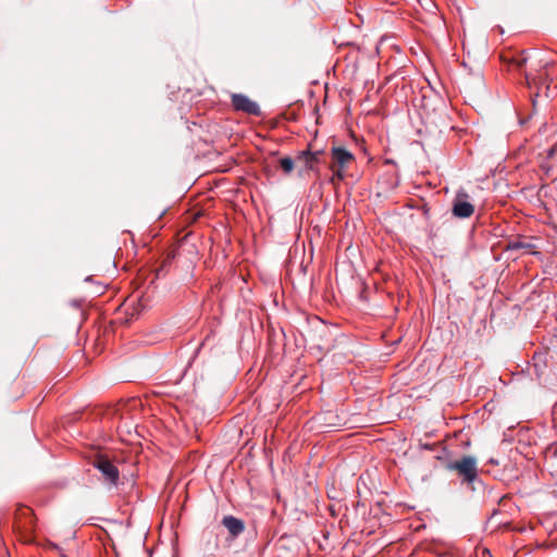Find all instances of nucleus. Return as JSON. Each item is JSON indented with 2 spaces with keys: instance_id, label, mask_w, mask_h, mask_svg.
<instances>
[{
  "instance_id": "f257e3e1",
  "label": "nucleus",
  "mask_w": 557,
  "mask_h": 557,
  "mask_svg": "<svg viewBox=\"0 0 557 557\" xmlns=\"http://www.w3.org/2000/svg\"><path fill=\"white\" fill-rule=\"evenodd\" d=\"M332 162L330 169L333 172L331 182H341L345 177V170L355 160L354 154L345 148L334 147L331 150Z\"/></svg>"
},
{
  "instance_id": "f03ea898",
  "label": "nucleus",
  "mask_w": 557,
  "mask_h": 557,
  "mask_svg": "<svg viewBox=\"0 0 557 557\" xmlns=\"http://www.w3.org/2000/svg\"><path fill=\"white\" fill-rule=\"evenodd\" d=\"M447 469L456 471L462 482L468 485L478 479L476 459L473 456H462L460 459L449 462Z\"/></svg>"
},
{
  "instance_id": "7ed1b4c3",
  "label": "nucleus",
  "mask_w": 557,
  "mask_h": 557,
  "mask_svg": "<svg viewBox=\"0 0 557 557\" xmlns=\"http://www.w3.org/2000/svg\"><path fill=\"white\" fill-rule=\"evenodd\" d=\"M95 468H97L103 475V479L111 485L116 486L120 479V472L117 468L103 456L98 457L94 462Z\"/></svg>"
},
{
  "instance_id": "20e7f679",
  "label": "nucleus",
  "mask_w": 557,
  "mask_h": 557,
  "mask_svg": "<svg viewBox=\"0 0 557 557\" xmlns=\"http://www.w3.org/2000/svg\"><path fill=\"white\" fill-rule=\"evenodd\" d=\"M474 212V206L469 201V195L460 190L453 203V214L460 219L470 218Z\"/></svg>"
},
{
  "instance_id": "39448f33",
  "label": "nucleus",
  "mask_w": 557,
  "mask_h": 557,
  "mask_svg": "<svg viewBox=\"0 0 557 557\" xmlns=\"http://www.w3.org/2000/svg\"><path fill=\"white\" fill-rule=\"evenodd\" d=\"M232 106L236 111L250 115L259 116L261 114L259 104L243 94H234L232 96Z\"/></svg>"
},
{
  "instance_id": "423d86ee",
  "label": "nucleus",
  "mask_w": 557,
  "mask_h": 557,
  "mask_svg": "<svg viewBox=\"0 0 557 557\" xmlns=\"http://www.w3.org/2000/svg\"><path fill=\"white\" fill-rule=\"evenodd\" d=\"M321 150L311 152L310 150L300 151L296 157V162H300L305 170L314 171L315 165L320 162Z\"/></svg>"
},
{
  "instance_id": "0eeeda50",
  "label": "nucleus",
  "mask_w": 557,
  "mask_h": 557,
  "mask_svg": "<svg viewBox=\"0 0 557 557\" xmlns=\"http://www.w3.org/2000/svg\"><path fill=\"white\" fill-rule=\"evenodd\" d=\"M222 524L227 529L228 533L231 534L232 539L237 537L240 535L245 530L244 522L234 517V516H225L222 519Z\"/></svg>"
},
{
  "instance_id": "6e6552de",
  "label": "nucleus",
  "mask_w": 557,
  "mask_h": 557,
  "mask_svg": "<svg viewBox=\"0 0 557 557\" xmlns=\"http://www.w3.org/2000/svg\"><path fill=\"white\" fill-rule=\"evenodd\" d=\"M525 81H527V84H528L529 88L535 87L537 89L535 96H539L540 91H541V88L545 87V96L548 97L549 86L545 85L546 79H543L542 77L537 78V77L532 76L530 74H525Z\"/></svg>"
},
{
  "instance_id": "1a4fd4ad",
  "label": "nucleus",
  "mask_w": 557,
  "mask_h": 557,
  "mask_svg": "<svg viewBox=\"0 0 557 557\" xmlns=\"http://www.w3.org/2000/svg\"><path fill=\"white\" fill-rule=\"evenodd\" d=\"M18 511H20L21 516H24L25 518L28 519V521L23 524V528L25 529V531H30L33 528V517H32L33 511H32V509L28 507H22Z\"/></svg>"
},
{
  "instance_id": "9d476101",
  "label": "nucleus",
  "mask_w": 557,
  "mask_h": 557,
  "mask_svg": "<svg viewBox=\"0 0 557 557\" xmlns=\"http://www.w3.org/2000/svg\"><path fill=\"white\" fill-rule=\"evenodd\" d=\"M280 166L285 174H290L295 166V161L289 157L280 159Z\"/></svg>"
},
{
  "instance_id": "9b49d317",
  "label": "nucleus",
  "mask_w": 557,
  "mask_h": 557,
  "mask_svg": "<svg viewBox=\"0 0 557 557\" xmlns=\"http://www.w3.org/2000/svg\"><path fill=\"white\" fill-rule=\"evenodd\" d=\"M531 247L530 244H527L518 238L516 239H511L508 242L507 244V249L508 250H518V249H522V248H529Z\"/></svg>"
},
{
  "instance_id": "f8f14e48",
  "label": "nucleus",
  "mask_w": 557,
  "mask_h": 557,
  "mask_svg": "<svg viewBox=\"0 0 557 557\" xmlns=\"http://www.w3.org/2000/svg\"><path fill=\"white\" fill-rule=\"evenodd\" d=\"M512 61L517 69H521L527 62V57L524 55V52H521L518 57L513 58Z\"/></svg>"
},
{
  "instance_id": "ddd939ff",
  "label": "nucleus",
  "mask_w": 557,
  "mask_h": 557,
  "mask_svg": "<svg viewBox=\"0 0 557 557\" xmlns=\"http://www.w3.org/2000/svg\"><path fill=\"white\" fill-rule=\"evenodd\" d=\"M547 454H549L552 457H557V443L552 444L547 448Z\"/></svg>"
},
{
  "instance_id": "4468645a",
  "label": "nucleus",
  "mask_w": 557,
  "mask_h": 557,
  "mask_svg": "<svg viewBox=\"0 0 557 557\" xmlns=\"http://www.w3.org/2000/svg\"><path fill=\"white\" fill-rule=\"evenodd\" d=\"M488 462H490V463H492V465H497V463H498V462H497L495 459H493V458H491V459L488 460Z\"/></svg>"
}]
</instances>
